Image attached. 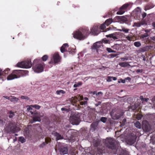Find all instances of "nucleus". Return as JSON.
I'll use <instances>...</instances> for the list:
<instances>
[{
  "label": "nucleus",
  "instance_id": "f257e3e1",
  "mask_svg": "<svg viewBox=\"0 0 155 155\" xmlns=\"http://www.w3.org/2000/svg\"><path fill=\"white\" fill-rule=\"evenodd\" d=\"M5 130L7 132H11L14 133L19 131L20 129L16 126L15 123L9 122L7 124Z\"/></svg>",
  "mask_w": 155,
  "mask_h": 155
},
{
  "label": "nucleus",
  "instance_id": "f03ea898",
  "mask_svg": "<svg viewBox=\"0 0 155 155\" xmlns=\"http://www.w3.org/2000/svg\"><path fill=\"white\" fill-rule=\"evenodd\" d=\"M80 114L75 113L70 117V122L73 125H78L80 122Z\"/></svg>",
  "mask_w": 155,
  "mask_h": 155
},
{
  "label": "nucleus",
  "instance_id": "7ed1b4c3",
  "mask_svg": "<svg viewBox=\"0 0 155 155\" xmlns=\"http://www.w3.org/2000/svg\"><path fill=\"white\" fill-rule=\"evenodd\" d=\"M17 66L21 68H29L31 67L32 64L30 60H27L18 63L17 64Z\"/></svg>",
  "mask_w": 155,
  "mask_h": 155
},
{
  "label": "nucleus",
  "instance_id": "20e7f679",
  "mask_svg": "<svg viewBox=\"0 0 155 155\" xmlns=\"http://www.w3.org/2000/svg\"><path fill=\"white\" fill-rule=\"evenodd\" d=\"M44 63L38 64L32 68L34 71L36 73L42 72L44 70Z\"/></svg>",
  "mask_w": 155,
  "mask_h": 155
},
{
  "label": "nucleus",
  "instance_id": "39448f33",
  "mask_svg": "<svg viewBox=\"0 0 155 155\" xmlns=\"http://www.w3.org/2000/svg\"><path fill=\"white\" fill-rule=\"evenodd\" d=\"M73 37L76 39L82 40L85 38V36L82 34L81 31L78 30L74 32L73 33Z\"/></svg>",
  "mask_w": 155,
  "mask_h": 155
},
{
  "label": "nucleus",
  "instance_id": "423d86ee",
  "mask_svg": "<svg viewBox=\"0 0 155 155\" xmlns=\"http://www.w3.org/2000/svg\"><path fill=\"white\" fill-rule=\"evenodd\" d=\"M99 26L98 25H95L90 29V33L92 35H96L100 32Z\"/></svg>",
  "mask_w": 155,
  "mask_h": 155
},
{
  "label": "nucleus",
  "instance_id": "0eeeda50",
  "mask_svg": "<svg viewBox=\"0 0 155 155\" xmlns=\"http://www.w3.org/2000/svg\"><path fill=\"white\" fill-rule=\"evenodd\" d=\"M60 58L59 54L57 53L54 54L53 57V58L51 59V61L49 62V64L54 63H57L60 62Z\"/></svg>",
  "mask_w": 155,
  "mask_h": 155
},
{
  "label": "nucleus",
  "instance_id": "6e6552de",
  "mask_svg": "<svg viewBox=\"0 0 155 155\" xmlns=\"http://www.w3.org/2000/svg\"><path fill=\"white\" fill-rule=\"evenodd\" d=\"M114 139L112 138H107L106 140L107 146L112 149H114Z\"/></svg>",
  "mask_w": 155,
  "mask_h": 155
},
{
  "label": "nucleus",
  "instance_id": "1a4fd4ad",
  "mask_svg": "<svg viewBox=\"0 0 155 155\" xmlns=\"http://www.w3.org/2000/svg\"><path fill=\"white\" fill-rule=\"evenodd\" d=\"M121 34L120 32H115L113 34H109L108 35H106L107 37H109L112 38L114 40L118 39L120 35Z\"/></svg>",
  "mask_w": 155,
  "mask_h": 155
},
{
  "label": "nucleus",
  "instance_id": "9d476101",
  "mask_svg": "<svg viewBox=\"0 0 155 155\" xmlns=\"http://www.w3.org/2000/svg\"><path fill=\"white\" fill-rule=\"evenodd\" d=\"M128 5H129L127 4H125L123 5L122 7L120 8V10L117 12V14L120 15L123 14L125 12V11L123 10L126 8Z\"/></svg>",
  "mask_w": 155,
  "mask_h": 155
},
{
  "label": "nucleus",
  "instance_id": "9b49d317",
  "mask_svg": "<svg viewBox=\"0 0 155 155\" xmlns=\"http://www.w3.org/2000/svg\"><path fill=\"white\" fill-rule=\"evenodd\" d=\"M94 48L98 49L103 48L102 43L101 42H97L94 43L93 45Z\"/></svg>",
  "mask_w": 155,
  "mask_h": 155
},
{
  "label": "nucleus",
  "instance_id": "f8f14e48",
  "mask_svg": "<svg viewBox=\"0 0 155 155\" xmlns=\"http://www.w3.org/2000/svg\"><path fill=\"white\" fill-rule=\"evenodd\" d=\"M19 77L20 76H17L15 74H14L13 73L12 74L8 75L7 77V80H11L15 78H17Z\"/></svg>",
  "mask_w": 155,
  "mask_h": 155
},
{
  "label": "nucleus",
  "instance_id": "ddd939ff",
  "mask_svg": "<svg viewBox=\"0 0 155 155\" xmlns=\"http://www.w3.org/2000/svg\"><path fill=\"white\" fill-rule=\"evenodd\" d=\"M41 119L40 117L38 116V115L37 113H35L33 117V121L31 122L32 123L36 121H40Z\"/></svg>",
  "mask_w": 155,
  "mask_h": 155
},
{
  "label": "nucleus",
  "instance_id": "4468645a",
  "mask_svg": "<svg viewBox=\"0 0 155 155\" xmlns=\"http://www.w3.org/2000/svg\"><path fill=\"white\" fill-rule=\"evenodd\" d=\"M81 31L83 35H84L85 38L87 35L91 33L90 31H89V30L87 28L83 29L82 30H81Z\"/></svg>",
  "mask_w": 155,
  "mask_h": 155
},
{
  "label": "nucleus",
  "instance_id": "2eb2a0df",
  "mask_svg": "<svg viewBox=\"0 0 155 155\" xmlns=\"http://www.w3.org/2000/svg\"><path fill=\"white\" fill-rule=\"evenodd\" d=\"M68 47V44L65 43L61 47L60 50L62 53H63L67 50V48Z\"/></svg>",
  "mask_w": 155,
  "mask_h": 155
},
{
  "label": "nucleus",
  "instance_id": "dca6fc26",
  "mask_svg": "<svg viewBox=\"0 0 155 155\" xmlns=\"http://www.w3.org/2000/svg\"><path fill=\"white\" fill-rule=\"evenodd\" d=\"M60 152L61 153L66 154L68 153V149L66 147H62L60 150Z\"/></svg>",
  "mask_w": 155,
  "mask_h": 155
},
{
  "label": "nucleus",
  "instance_id": "f3484780",
  "mask_svg": "<svg viewBox=\"0 0 155 155\" xmlns=\"http://www.w3.org/2000/svg\"><path fill=\"white\" fill-rule=\"evenodd\" d=\"M52 134L56 137V139L57 140L62 139L63 138L61 135L57 132H54Z\"/></svg>",
  "mask_w": 155,
  "mask_h": 155
},
{
  "label": "nucleus",
  "instance_id": "a211bd4d",
  "mask_svg": "<svg viewBox=\"0 0 155 155\" xmlns=\"http://www.w3.org/2000/svg\"><path fill=\"white\" fill-rule=\"evenodd\" d=\"M154 5L152 3H149L145 7V11L149 10L153 8L154 7Z\"/></svg>",
  "mask_w": 155,
  "mask_h": 155
},
{
  "label": "nucleus",
  "instance_id": "6ab92c4d",
  "mask_svg": "<svg viewBox=\"0 0 155 155\" xmlns=\"http://www.w3.org/2000/svg\"><path fill=\"white\" fill-rule=\"evenodd\" d=\"M19 98L14 96H11L10 100L11 102L14 103L17 102L19 100Z\"/></svg>",
  "mask_w": 155,
  "mask_h": 155
},
{
  "label": "nucleus",
  "instance_id": "aec40b11",
  "mask_svg": "<svg viewBox=\"0 0 155 155\" xmlns=\"http://www.w3.org/2000/svg\"><path fill=\"white\" fill-rule=\"evenodd\" d=\"M119 64L121 67H124L130 66L129 63L127 62H124L120 63Z\"/></svg>",
  "mask_w": 155,
  "mask_h": 155
},
{
  "label": "nucleus",
  "instance_id": "412c9836",
  "mask_svg": "<svg viewBox=\"0 0 155 155\" xmlns=\"http://www.w3.org/2000/svg\"><path fill=\"white\" fill-rule=\"evenodd\" d=\"M18 72H20L21 74L23 76L27 75L28 74V72L26 70H22V71H18Z\"/></svg>",
  "mask_w": 155,
  "mask_h": 155
},
{
  "label": "nucleus",
  "instance_id": "4be33fe9",
  "mask_svg": "<svg viewBox=\"0 0 155 155\" xmlns=\"http://www.w3.org/2000/svg\"><path fill=\"white\" fill-rule=\"evenodd\" d=\"M112 22L113 21L112 19L111 18H109L105 21V24L107 25H108L112 23Z\"/></svg>",
  "mask_w": 155,
  "mask_h": 155
},
{
  "label": "nucleus",
  "instance_id": "5701e85b",
  "mask_svg": "<svg viewBox=\"0 0 155 155\" xmlns=\"http://www.w3.org/2000/svg\"><path fill=\"white\" fill-rule=\"evenodd\" d=\"M134 125L137 128L139 129H140L141 128V124L139 122H137L136 123L134 124Z\"/></svg>",
  "mask_w": 155,
  "mask_h": 155
},
{
  "label": "nucleus",
  "instance_id": "b1692460",
  "mask_svg": "<svg viewBox=\"0 0 155 155\" xmlns=\"http://www.w3.org/2000/svg\"><path fill=\"white\" fill-rule=\"evenodd\" d=\"M20 98L21 99H25L26 101H28L29 100V97L26 96H20Z\"/></svg>",
  "mask_w": 155,
  "mask_h": 155
},
{
  "label": "nucleus",
  "instance_id": "393cba45",
  "mask_svg": "<svg viewBox=\"0 0 155 155\" xmlns=\"http://www.w3.org/2000/svg\"><path fill=\"white\" fill-rule=\"evenodd\" d=\"M19 141L21 143H23L25 142V139L24 137H19Z\"/></svg>",
  "mask_w": 155,
  "mask_h": 155
},
{
  "label": "nucleus",
  "instance_id": "a878e982",
  "mask_svg": "<svg viewBox=\"0 0 155 155\" xmlns=\"http://www.w3.org/2000/svg\"><path fill=\"white\" fill-rule=\"evenodd\" d=\"M141 25L142 24L140 22H135L134 23L133 26L139 27H140Z\"/></svg>",
  "mask_w": 155,
  "mask_h": 155
},
{
  "label": "nucleus",
  "instance_id": "bb28decb",
  "mask_svg": "<svg viewBox=\"0 0 155 155\" xmlns=\"http://www.w3.org/2000/svg\"><path fill=\"white\" fill-rule=\"evenodd\" d=\"M134 45L136 47H139L141 45V44L140 43L139 41L135 42L134 43Z\"/></svg>",
  "mask_w": 155,
  "mask_h": 155
},
{
  "label": "nucleus",
  "instance_id": "cd10ccee",
  "mask_svg": "<svg viewBox=\"0 0 155 155\" xmlns=\"http://www.w3.org/2000/svg\"><path fill=\"white\" fill-rule=\"evenodd\" d=\"M118 55V54H110L108 56V58H114L115 57Z\"/></svg>",
  "mask_w": 155,
  "mask_h": 155
},
{
  "label": "nucleus",
  "instance_id": "c85d7f7f",
  "mask_svg": "<svg viewBox=\"0 0 155 155\" xmlns=\"http://www.w3.org/2000/svg\"><path fill=\"white\" fill-rule=\"evenodd\" d=\"M56 93L58 95H60L61 94H64L65 93V91H63L62 90H60L59 91L58 90L57 91H56Z\"/></svg>",
  "mask_w": 155,
  "mask_h": 155
},
{
  "label": "nucleus",
  "instance_id": "c756f323",
  "mask_svg": "<svg viewBox=\"0 0 155 155\" xmlns=\"http://www.w3.org/2000/svg\"><path fill=\"white\" fill-rule=\"evenodd\" d=\"M9 117L10 118H12L13 116L15 115V113L12 111H10L9 112Z\"/></svg>",
  "mask_w": 155,
  "mask_h": 155
},
{
  "label": "nucleus",
  "instance_id": "7c9ffc66",
  "mask_svg": "<svg viewBox=\"0 0 155 155\" xmlns=\"http://www.w3.org/2000/svg\"><path fill=\"white\" fill-rule=\"evenodd\" d=\"M82 83L81 82H79L75 84L74 85L73 87L74 88L79 87V86L81 85Z\"/></svg>",
  "mask_w": 155,
  "mask_h": 155
},
{
  "label": "nucleus",
  "instance_id": "2f4dec72",
  "mask_svg": "<svg viewBox=\"0 0 155 155\" xmlns=\"http://www.w3.org/2000/svg\"><path fill=\"white\" fill-rule=\"evenodd\" d=\"M107 120V118L104 117H102L101 119V121L104 123L106 122Z\"/></svg>",
  "mask_w": 155,
  "mask_h": 155
},
{
  "label": "nucleus",
  "instance_id": "473e14b6",
  "mask_svg": "<svg viewBox=\"0 0 155 155\" xmlns=\"http://www.w3.org/2000/svg\"><path fill=\"white\" fill-rule=\"evenodd\" d=\"M126 38L127 40L129 41H132L133 38L132 36L131 35H128L127 36H126Z\"/></svg>",
  "mask_w": 155,
  "mask_h": 155
},
{
  "label": "nucleus",
  "instance_id": "72a5a7b5",
  "mask_svg": "<svg viewBox=\"0 0 155 155\" xmlns=\"http://www.w3.org/2000/svg\"><path fill=\"white\" fill-rule=\"evenodd\" d=\"M48 56L47 55H45L43 56L42 58V59L43 61H45L47 60V59L48 58Z\"/></svg>",
  "mask_w": 155,
  "mask_h": 155
},
{
  "label": "nucleus",
  "instance_id": "f704fd0d",
  "mask_svg": "<svg viewBox=\"0 0 155 155\" xmlns=\"http://www.w3.org/2000/svg\"><path fill=\"white\" fill-rule=\"evenodd\" d=\"M31 106H32V107H35V108L37 109H39L40 108V106H39L38 105L36 104L34 105H31Z\"/></svg>",
  "mask_w": 155,
  "mask_h": 155
},
{
  "label": "nucleus",
  "instance_id": "c9c22d12",
  "mask_svg": "<svg viewBox=\"0 0 155 155\" xmlns=\"http://www.w3.org/2000/svg\"><path fill=\"white\" fill-rule=\"evenodd\" d=\"M129 30V29L125 28H122V31L124 32L125 33H128Z\"/></svg>",
  "mask_w": 155,
  "mask_h": 155
},
{
  "label": "nucleus",
  "instance_id": "e433bc0d",
  "mask_svg": "<svg viewBox=\"0 0 155 155\" xmlns=\"http://www.w3.org/2000/svg\"><path fill=\"white\" fill-rule=\"evenodd\" d=\"M105 24V23L101 24L100 27H99L100 28L101 30L104 29L106 27Z\"/></svg>",
  "mask_w": 155,
  "mask_h": 155
},
{
  "label": "nucleus",
  "instance_id": "4c0bfd02",
  "mask_svg": "<svg viewBox=\"0 0 155 155\" xmlns=\"http://www.w3.org/2000/svg\"><path fill=\"white\" fill-rule=\"evenodd\" d=\"M148 36H149L148 34L146 33L144 34L143 35H141V38H145L147 37Z\"/></svg>",
  "mask_w": 155,
  "mask_h": 155
},
{
  "label": "nucleus",
  "instance_id": "58836bf2",
  "mask_svg": "<svg viewBox=\"0 0 155 155\" xmlns=\"http://www.w3.org/2000/svg\"><path fill=\"white\" fill-rule=\"evenodd\" d=\"M18 71H22V70H15L13 71V73L14 74H21V73L20 72H18Z\"/></svg>",
  "mask_w": 155,
  "mask_h": 155
},
{
  "label": "nucleus",
  "instance_id": "ea45409f",
  "mask_svg": "<svg viewBox=\"0 0 155 155\" xmlns=\"http://www.w3.org/2000/svg\"><path fill=\"white\" fill-rule=\"evenodd\" d=\"M102 42H103L105 44H107V43H109V41L108 40L103 39L102 40Z\"/></svg>",
  "mask_w": 155,
  "mask_h": 155
},
{
  "label": "nucleus",
  "instance_id": "a19ab883",
  "mask_svg": "<svg viewBox=\"0 0 155 155\" xmlns=\"http://www.w3.org/2000/svg\"><path fill=\"white\" fill-rule=\"evenodd\" d=\"M107 51L109 53H111L112 50L110 48H106Z\"/></svg>",
  "mask_w": 155,
  "mask_h": 155
},
{
  "label": "nucleus",
  "instance_id": "79ce46f5",
  "mask_svg": "<svg viewBox=\"0 0 155 155\" xmlns=\"http://www.w3.org/2000/svg\"><path fill=\"white\" fill-rule=\"evenodd\" d=\"M87 104V101H82L80 102V104L81 105H84L85 104Z\"/></svg>",
  "mask_w": 155,
  "mask_h": 155
},
{
  "label": "nucleus",
  "instance_id": "37998d69",
  "mask_svg": "<svg viewBox=\"0 0 155 155\" xmlns=\"http://www.w3.org/2000/svg\"><path fill=\"white\" fill-rule=\"evenodd\" d=\"M51 139L50 138H46L45 139V142L47 144L49 142H50L51 141Z\"/></svg>",
  "mask_w": 155,
  "mask_h": 155
},
{
  "label": "nucleus",
  "instance_id": "c03bdc74",
  "mask_svg": "<svg viewBox=\"0 0 155 155\" xmlns=\"http://www.w3.org/2000/svg\"><path fill=\"white\" fill-rule=\"evenodd\" d=\"M142 117V116L141 115H137V118L138 120L140 119Z\"/></svg>",
  "mask_w": 155,
  "mask_h": 155
},
{
  "label": "nucleus",
  "instance_id": "a18cd8bd",
  "mask_svg": "<svg viewBox=\"0 0 155 155\" xmlns=\"http://www.w3.org/2000/svg\"><path fill=\"white\" fill-rule=\"evenodd\" d=\"M120 59L122 61H127L128 60V58H120Z\"/></svg>",
  "mask_w": 155,
  "mask_h": 155
},
{
  "label": "nucleus",
  "instance_id": "49530a36",
  "mask_svg": "<svg viewBox=\"0 0 155 155\" xmlns=\"http://www.w3.org/2000/svg\"><path fill=\"white\" fill-rule=\"evenodd\" d=\"M111 77H108L107 81L108 82H110L111 81Z\"/></svg>",
  "mask_w": 155,
  "mask_h": 155
},
{
  "label": "nucleus",
  "instance_id": "de8ad7c7",
  "mask_svg": "<svg viewBox=\"0 0 155 155\" xmlns=\"http://www.w3.org/2000/svg\"><path fill=\"white\" fill-rule=\"evenodd\" d=\"M46 145V143L45 142H43L42 144L40 145V147H42Z\"/></svg>",
  "mask_w": 155,
  "mask_h": 155
},
{
  "label": "nucleus",
  "instance_id": "09e8293b",
  "mask_svg": "<svg viewBox=\"0 0 155 155\" xmlns=\"http://www.w3.org/2000/svg\"><path fill=\"white\" fill-rule=\"evenodd\" d=\"M31 105L30 106H28V107L27 108V110H32V108L31 107Z\"/></svg>",
  "mask_w": 155,
  "mask_h": 155
},
{
  "label": "nucleus",
  "instance_id": "8fccbe9b",
  "mask_svg": "<svg viewBox=\"0 0 155 155\" xmlns=\"http://www.w3.org/2000/svg\"><path fill=\"white\" fill-rule=\"evenodd\" d=\"M120 17L121 18V19L123 20L124 21H125L127 20L126 17L124 16H122Z\"/></svg>",
  "mask_w": 155,
  "mask_h": 155
},
{
  "label": "nucleus",
  "instance_id": "3c124183",
  "mask_svg": "<svg viewBox=\"0 0 155 155\" xmlns=\"http://www.w3.org/2000/svg\"><path fill=\"white\" fill-rule=\"evenodd\" d=\"M147 15V14L146 13L144 12L142 14V16L143 18H145Z\"/></svg>",
  "mask_w": 155,
  "mask_h": 155
},
{
  "label": "nucleus",
  "instance_id": "603ef678",
  "mask_svg": "<svg viewBox=\"0 0 155 155\" xmlns=\"http://www.w3.org/2000/svg\"><path fill=\"white\" fill-rule=\"evenodd\" d=\"M102 94H103L100 91V92H98L97 93H96V95L98 96V95H100V94H101L102 95Z\"/></svg>",
  "mask_w": 155,
  "mask_h": 155
},
{
  "label": "nucleus",
  "instance_id": "864d4df0",
  "mask_svg": "<svg viewBox=\"0 0 155 155\" xmlns=\"http://www.w3.org/2000/svg\"><path fill=\"white\" fill-rule=\"evenodd\" d=\"M135 140H132L130 142V144H132L134 143L135 142Z\"/></svg>",
  "mask_w": 155,
  "mask_h": 155
},
{
  "label": "nucleus",
  "instance_id": "5fc2aeb1",
  "mask_svg": "<svg viewBox=\"0 0 155 155\" xmlns=\"http://www.w3.org/2000/svg\"><path fill=\"white\" fill-rule=\"evenodd\" d=\"M38 60L37 59H35L33 61V63L34 64H35L38 62Z\"/></svg>",
  "mask_w": 155,
  "mask_h": 155
},
{
  "label": "nucleus",
  "instance_id": "6e6d98bb",
  "mask_svg": "<svg viewBox=\"0 0 155 155\" xmlns=\"http://www.w3.org/2000/svg\"><path fill=\"white\" fill-rule=\"evenodd\" d=\"M3 123H5V122L3 121H2V120H1V119H0V125H2V124H3Z\"/></svg>",
  "mask_w": 155,
  "mask_h": 155
},
{
  "label": "nucleus",
  "instance_id": "4d7b16f0",
  "mask_svg": "<svg viewBox=\"0 0 155 155\" xmlns=\"http://www.w3.org/2000/svg\"><path fill=\"white\" fill-rule=\"evenodd\" d=\"M111 78L114 81H115L117 79V78L116 77H111Z\"/></svg>",
  "mask_w": 155,
  "mask_h": 155
},
{
  "label": "nucleus",
  "instance_id": "13d9d810",
  "mask_svg": "<svg viewBox=\"0 0 155 155\" xmlns=\"http://www.w3.org/2000/svg\"><path fill=\"white\" fill-rule=\"evenodd\" d=\"M148 100H149V99L148 98H143V101H146V102Z\"/></svg>",
  "mask_w": 155,
  "mask_h": 155
},
{
  "label": "nucleus",
  "instance_id": "bf43d9fd",
  "mask_svg": "<svg viewBox=\"0 0 155 155\" xmlns=\"http://www.w3.org/2000/svg\"><path fill=\"white\" fill-rule=\"evenodd\" d=\"M120 80L121 82H122L123 83H124L125 82V80H123L121 79Z\"/></svg>",
  "mask_w": 155,
  "mask_h": 155
},
{
  "label": "nucleus",
  "instance_id": "052dcab7",
  "mask_svg": "<svg viewBox=\"0 0 155 155\" xmlns=\"http://www.w3.org/2000/svg\"><path fill=\"white\" fill-rule=\"evenodd\" d=\"M3 72H2V70L1 69H0V76L2 75Z\"/></svg>",
  "mask_w": 155,
  "mask_h": 155
},
{
  "label": "nucleus",
  "instance_id": "680f3d73",
  "mask_svg": "<svg viewBox=\"0 0 155 155\" xmlns=\"http://www.w3.org/2000/svg\"><path fill=\"white\" fill-rule=\"evenodd\" d=\"M4 97H5V98L7 99H8V100H10V97H9L8 96H4Z\"/></svg>",
  "mask_w": 155,
  "mask_h": 155
},
{
  "label": "nucleus",
  "instance_id": "e2e57ef3",
  "mask_svg": "<svg viewBox=\"0 0 155 155\" xmlns=\"http://www.w3.org/2000/svg\"><path fill=\"white\" fill-rule=\"evenodd\" d=\"M151 39L155 41V36L151 38Z\"/></svg>",
  "mask_w": 155,
  "mask_h": 155
},
{
  "label": "nucleus",
  "instance_id": "0e129e2a",
  "mask_svg": "<svg viewBox=\"0 0 155 155\" xmlns=\"http://www.w3.org/2000/svg\"><path fill=\"white\" fill-rule=\"evenodd\" d=\"M125 79L126 80H130L131 79V78L129 77H127Z\"/></svg>",
  "mask_w": 155,
  "mask_h": 155
},
{
  "label": "nucleus",
  "instance_id": "69168bd1",
  "mask_svg": "<svg viewBox=\"0 0 155 155\" xmlns=\"http://www.w3.org/2000/svg\"><path fill=\"white\" fill-rule=\"evenodd\" d=\"M8 69H7L5 71H4L3 72H4L5 73L7 74L8 73Z\"/></svg>",
  "mask_w": 155,
  "mask_h": 155
},
{
  "label": "nucleus",
  "instance_id": "338daca9",
  "mask_svg": "<svg viewBox=\"0 0 155 155\" xmlns=\"http://www.w3.org/2000/svg\"><path fill=\"white\" fill-rule=\"evenodd\" d=\"M123 114L122 113L120 115H119L118 116V117L117 118V119H118L119 118H120V117L122 116Z\"/></svg>",
  "mask_w": 155,
  "mask_h": 155
},
{
  "label": "nucleus",
  "instance_id": "774afa93",
  "mask_svg": "<svg viewBox=\"0 0 155 155\" xmlns=\"http://www.w3.org/2000/svg\"><path fill=\"white\" fill-rule=\"evenodd\" d=\"M145 31L146 33H148V32H150V30H145Z\"/></svg>",
  "mask_w": 155,
  "mask_h": 155
}]
</instances>
